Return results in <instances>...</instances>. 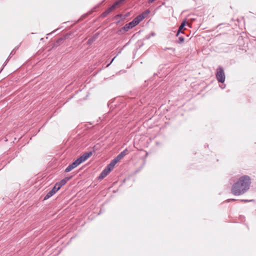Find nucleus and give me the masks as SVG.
Segmentation results:
<instances>
[{
	"label": "nucleus",
	"instance_id": "obj_11",
	"mask_svg": "<svg viewBox=\"0 0 256 256\" xmlns=\"http://www.w3.org/2000/svg\"><path fill=\"white\" fill-rule=\"evenodd\" d=\"M92 154V153L91 152H86L82 156H80L78 158V159L82 163V162H84L85 160H86Z\"/></svg>",
	"mask_w": 256,
	"mask_h": 256
},
{
	"label": "nucleus",
	"instance_id": "obj_6",
	"mask_svg": "<svg viewBox=\"0 0 256 256\" xmlns=\"http://www.w3.org/2000/svg\"><path fill=\"white\" fill-rule=\"evenodd\" d=\"M144 18V16L142 14H140L136 16L132 22H129V28H132L136 25L138 24Z\"/></svg>",
	"mask_w": 256,
	"mask_h": 256
},
{
	"label": "nucleus",
	"instance_id": "obj_4",
	"mask_svg": "<svg viewBox=\"0 0 256 256\" xmlns=\"http://www.w3.org/2000/svg\"><path fill=\"white\" fill-rule=\"evenodd\" d=\"M124 0H119L115 2L110 7L108 8L105 12L102 14V16L105 17L112 10H114L116 7H118L120 4L122 3Z\"/></svg>",
	"mask_w": 256,
	"mask_h": 256
},
{
	"label": "nucleus",
	"instance_id": "obj_14",
	"mask_svg": "<svg viewBox=\"0 0 256 256\" xmlns=\"http://www.w3.org/2000/svg\"><path fill=\"white\" fill-rule=\"evenodd\" d=\"M124 30L126 31H128V24H126L124 26Z\"/></svg>",
	"mask_w": 256,
	"mask_h": 256
},
{
	"label": "nucleus",
	"instance_id": "obj_13",
	"mask_svg": "<svg viewBox=\"0 0 256 256\" xmlns=\"http://www.w3.org/2000/svg\"><path fill=\"white\" fill-rule=\"evenodd\" d=\"M184 42V38L182 36H180L178 38V42L180 44Z\"/></svg>",
	"mask_w": 256,
	"mask_h": 256
},
{
	"label": "nucleus",
	"instance_id": "obj_15",
	"mask_svg": "<svg viewBox=\"0 0 256 256\" xmlns=\"http://www.w3.org/2000/svg\"><path fill=\"white\" fill-rule=\"evenodd\" d=\"M164 50H172L173 52L174 51L175 49L174 48H165L164 49Z\"/></svg>",
	"mask_w": 256,
	"mask_h": 256
},
{
	"label": "nucleus",
	"instance_id": "obj_10",
	"mask_svg": "<svg viewBox=\"0 0 256 256\" xmlns=\"http://www.w3.org/2000/svg\"><path fill=\"white\" fill-rule=\"evenodd\" d=\"M58 190V189L57 187L54 186L53 188L46 194L44 198V200L48 199L52 196Z\"/></svg>",
	"mask_w": 256,
	"mask_h": 256
},
{
	"label": "nucleus",
	"instance_id": "obj_7",
	"mask_svg": "<svg viewBox=\"0 0 256 256\" xmlns=\"http://www.w3.org/2000/svg\"><path fill=\"white\" fill-rule=\"evenodd\" d=\"M82 162L78 159V158L72 164H70L65 170V172H68L72 170L73 169L77 167L78 165H80Z\"/></svg>",
	"mask_w": 256,
	"mask_h": 256
},
{
	"label": "nucleus",
	"instance_id": "obj_2",
	"mask_svg": "<svg viewBox=\"0 0 256 256\" xmlns=\"http://www.w3.org/2000/svg\"><path fill=\"white\" fill-rule=\"evenodd\" d=\"M216 80L219 82L223 83L225 81V74L222 68L219 66L216 70Z\"/></svg>",
	"mask_w": 256,
	"mask_h": 256
},
{
	"label": "nucleus",
	"instance_id": "obj_16",
	"mask_svg": "<svg viewBox=\"0 0 256 256\" xmlns=\"http://www.w3.org/2000/svg\"><path fill=\"white\" fill-rule=\"evenodd\" d=\"M115 58V57L112 60V61L110 62L107 65V67L108 66H110V64L113 62V60H114V59Z\"/></svg>",
	"mask_w": 256,
	"mask_h": 256
},
{
	"label": "nucleus",
	"instance_id": "obj_9",
	"mask_svg": "<svg viewBox=\"0 0 256 256\" xmlns=\"http://www.w3.org/2000/svg\"><path fill=\"white\" fill-rule=\"evenodd\" d=\"M70 178L66 177L64 178L61 180L60 182H57L54 185L57 188L60 190V188L64 186L68 180H70Z\"/></svg>",
	"mask_w": 256,
	"mask_h": 256
},
{
	"label": "nucleus",
	"instance_id": "obj_12",
	"mask_svg": "<svg viewBox=\"0 0 256 256\" xmlns=\"http://www.w3.org/2000/svg\"><path fill=\"white\" fill-rule=\"evenodd\" d=\"M185 22H183L180 26L179 28H178V31L177 32V34H176V36H178L180 32H181V30H182V28H184V26H185Z\"/></svg>",
	"mask_w": 256,
	"mask_h": 256
},
{
	"label": "nucleus",
	"instance_id": "obj_8",
	"mask_svg": "<svg viewBox=\"0 0 256 256\" xmlns=\"http://www.w3.org/2000/svg\"><path fill=\"white\" fill-rule=\"evenodd\" d=\"M127 154V150L126 149L121 152L116 158H114L112 162V163L115 166L116 164L126 154Z\"/></svg>",
	"mask_w": 256,
	"mask_h": 256
},
{
	"label": "nucleus",
	"instance_id": "obj_5",
	"mask_svg": "<svg viewBox=\"0 0 256 256\" xmlns=\"http://www.w3.org/2000/svg\"><path fill=\"white\" fill-rule=\"evenodd\" d=\"M124 0H119L115 2L110 7L108 8L105 12L102 14V16L105 17L112 10H114L116 7H118L120 4L122 3Z\"/></svg>",
	"mask_w": 256,
	"mask_h": 256
},
{
	"label": "nucleus",
	"instance_id": "obj_17",
	"mask_svg": "<svg viewBox=\"0 0 256 256\" xmlns=\"http://www.w3.org/2000/svg\"><path fill=\"white\" fill-rule=\"evenodd\" d=\"M242 201H244V202H248V200H242Z\"/></svg>",
	"mask_w": 256,
	"mask_h": 256
},
{
	"label": "nucleus",
	"instance_id": "obj_1",
	"mask_svg": "<svg viewBox=\"0 0 256 256\" xmlns=\"http://www.w3.org/2000/svg\"><path fill=\"white\" fill-rule=\"evenodd\" d=\"M251 179L248 176H243L234 182L232 188V192L235 196L242 195L246 192L250 188Z\"/></svg>",
	"mask_w": 256,
	"mask_h": 256
},
{
	"label": "nucleus",
	"instance_id": "obj_3",
	"mask_svg": "<svg viewBox=\"0 0 256 256\" xmlns=\"http://www.w3.org/2000/svg\"><path fill=\"white\" fill-rule=\"evenodd\" d=\"M114 166H115L113 164V163L110 162V164H108L106 167L102 170L99 176V179H102L106 177L114 168Z\"/></svg>",
	"mask_w": 256,
	"mask_h": 256
}]
</instances>
